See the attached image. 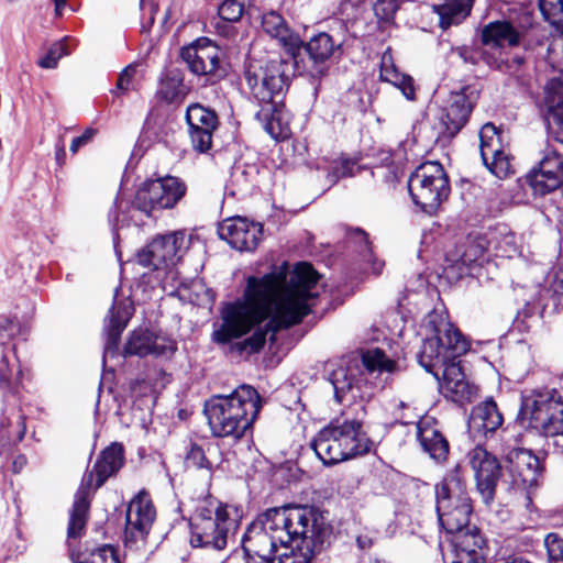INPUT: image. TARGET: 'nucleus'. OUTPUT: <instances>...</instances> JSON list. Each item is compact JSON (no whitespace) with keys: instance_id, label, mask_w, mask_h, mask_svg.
Segmentation results:
<instances>
[{"instance_id":"1","label":"nucleus","mask_w":563,"mask_h":563,"mask_svg":"<svg viewBox=\"0 0 563 563\" xmlns=\"http://www.w3.org/2000/svg\"><path fill=\"white\" fill-rule=\"evenodd\" d=\"M319 278L308 263H298L290 273L288 264L284 263L262 277L250 276L243 298L222 309V324L213 332V340L229 343L269 319L265 329H257L242 343V350L258 352L268 333L271 340H275L277 331L301 322L311 311Z\"/></svg>"},{"instance_id":"2","label":"nucleus","mask_w":563,"mask_h":563,"mask_svg":"<svg viewBox=\"0 0 563 563\" xmlns=\"http://www.w3.org/2000/svg\"><path fill=\"white\" fill-rule=\"evenodd\" d=\"M309 516V507L292 505L269 508L261 514L242 538L246 563H274L279 547L302 533L299 529Z\"/></svg>"},{"instance_id":"3","label":"nucleus","mask_w":563,"mask_h":563,"mask_svg":"<svg viewBox=\"0 0 563 563\" xmlns=\"http://www.w3.org/2000/svg\"><path fill=\"white\" fill-rule=\"evenodd\" d=\"M262 409V398L251 385H240L230 395H216L205 405L211 433L217 438L242 439Z\"/></svg>"},{"instance_id":"4","label":"nucleus","mask_w":563,"mask_h":563,"mask_svg":"<svg viewBox=\"0 0 563 563\" xmlns=\"http://www.w3.org/2000/svg\"><path fill=\"white\" fill-rule=\"evenodd\" d=\"M310 446L325 466H331L367 454L372 441L360 420L335 419L317 433Z\"/></svg>"},{"instance_id":"5","label":"nucleus","mask_w":563,"mask_h":563,"mask_svg":"<svg viewBox=\"0 0 563 563\" xmlns=\"http://www.w3.org/2000/svg\"><path fill=\"white\" fill-rule=\"evenodd\" d=\"M124 464V449L120 443H112L101 451L95 465L88 471L80 483L71 507L67 537L79 538L86 528L90 499L95 490L101 487L106 481L115 475Z\"/></svg>"},{"instance_id":"6","label":"nucleus","mask_w":563,"mask_h":563,"mask_svg":"<svg viewBox=\"0 0 563 563\" xmlns=\"http://www.w3.org/2000/svg\"><path fill=\"white\" fill-rule=\"evenodd\" d=\"M242 514L239 507L218 500H206L190 518V543L195 548L224 550L231 532L238 529Z\"/></svg>"},{"instance_id":"7","label":"nucleus","mask_w":563,"mask_h":563,"mask_svg":"<svg viewBox=\"0 0 563 563\" xmlns=\"http://www.w3.org/2000/svg\"><path fill=\"white\" fill-rule=\"evenodd\" d=\"M362 362L365 372L357 364H340L336 368L332 369L329 379L333 386L334 397L338 402L369 398L373 393L372 387L367 385L366 374H373L374 372L394 373L398 371L396 361L387 357L380 349L367 350L362 356Z\"/></svg>"},{"instance_id":"8","label":"nucleus","mask_w":563,"mask_h":563,"mask_svg":"<svg viewBox=\"0 0 563 563\" xmlns=\"http://www.w3.org/2000/svg\"><path fill=\"white\" fill-rule=\"evenodd\" d=\"M435 495L437 512L442 528L450 534L466 529L473 507L459 465L437 485Z\"/></svg>"},{"instance_id":"9","label":"nucleus","mask_w":563,"mask_h":563,"mask_svg":"<svg viewBox=\"0 0 563 563\" xmlns=\"http://www.w3.org/2000/svg\"><path fill=\"white\" fill-rule=\"evenodd\" d=\"M291 76L292 63L284 58L251 60L244 71L246 85L258 104L284 98Z\"/></svg>"},{"instance_id":"10","label":"nucleus","mask_w":563,"mask_h":563,"mask_svg":"<svg viewBox=\"0 0 563 563\" xmlns=\"http://www.w3.org/2000/svg\"><path fill=\"white\" fill-rule=\"evenodd\" d=\"M409 194L415 205L427 213H433L450 194V181L438 162L421 164L409 177Z\"/></svg>"},{"instance_id":"11","label":"nucleus","mask_w":563,"mask_h":563,"mask_svg":"<svg viewBox=\"0 0 563 563\" xmlns=\"http://www.w3.org/2000/svg\"><path fill=\"white\" fill-rule=\"evenodd\" d=\"M470 349L467 340L450 322L442 321L434 328V335L427 338L418 354L419 363L428 372L438 365L443 368Z\"/></svg>"},{"instance_id":"12","label":"nucleus","mask_w":563,"mask_h":563,"mask_svg":"<svg viewBox=\"0 0 563 563\" xmlns=\"http://www.w3.org/2000/svg\"><path fill=\"white\" fill-rule=\"evenodd\" d=\"M186 190L185 183L174 176L148 179L137 188L132 206L150 217L156 210L174 208Z\"/></svg>"},{"instance_id":"13","label":"nucleus","mask_w":563,"mask_h":563,"mask_svg":"<svg viewBox=\"0 0 563 563\" xmlns=\"http://www.w3.org/2000/svg\"><path fill=\"white\" fill-rule=\"evenodd\" d=\"M180 57L192 74L206 76L211 82L224 78L228 74L222 51L209 38L201 37L183 47Z\"/></svg>"},{"instance_id":"14","label":"nucleus","mask_w":563,"mask_h":563,"mask_svg":"<svg viewBox=\"0 0 563 563\" xmlns=\"http://www.w3.org/2000/svg\"><path fill=\"white\" fill-rule=\"evenodd\" d=\"M477 98L476 89L470 86L450 93L439 117L440 132L443 136L452 139L465 126Z\"/></svg>"},{"instance_id":"15","label":"nucleus","mask_w":563,"mask_h":563,"mask_svg":"<svg viewBox=\"0 0 563 563\" xmlns=\"http://www.w3.org/2000/svg\"><path fill=\"white\" fill-rule=\"evenodd\" d=\"M467 460L474 472L476 489L483 501L489 505L495 498L501 465L494 454L479 445L467 453Z\"/></svg>"},{"instance_id":"16","label":"nucleus","mask_w":563,"mask_h":563,"mask_svg":"<svg viewBox=\"0 0 563 563\" xmlns=\"http://www.w3.org/2000/svg\"><path fill=\"white\" fill-rule=\"evenodd\" d=\"M184 242L185 235L181 232L156 236L137 253V263L153 269L175 265L181 256Z\"/></svg>"},{"instance_id":"17","label":"nucleus","mask_w":563,"mask_h":563,"mask_svg":"<svg viewBox=\"0 0 563 563\" xmlns=\"http://www.w3.org/2000/svg\"><path fill=\"white\" fill-rule=\"evenodd\" d=\"M156 517L150 495L142 490L128 505L125 515L124 542L134 544L148 536Z\"/></svg>"},{"instance_id":"18","label":"nucleus","mask_w":563,"mask_h":563,"mask_svg":"<svg viewBox=\"0 0 563 563\" xmlns=\"http://www.w3.org/2000/svg\"><path fill=\"white\" fill-rule=\"evenodd\" d=\"M479 151L484 165L498 178L511 170L509 156L505 153L501 134L493 123H486L479 131Z\"/></svg>"},{"instance_id":"19","label":"nucleus","mask_w":563,"mask_h":563,"mask_svg":"<svg viewBox=\"0 0 563 563\" xmlns=\"http://www.w3.org/2000/svg\"><path fill=\"white\" fill-rule=\"evenodd\" d=\"M186 121L189 125L194 150L199 153H207L211 150L213 133L219 126V118L216 111L199 103H194L187 108Z\"/></svg>"},{"instance_id":"20","label":"nucleus","mask_w":563,"mask_h":563,"mask_svg":"<svg viewBox=\"0 0 563 563\" xmlns=\"http://www.w3.org/2000/svg\"><path fill=\"white\" fill-rule=\"evenodd\" d=\"M526 178L536 195L544 196L558 189L563 184V157L556 151H549Z\"/></svg>"},{"instance_id":"21","label":"nucleus","mask_w":563,"mask_h":563,"mask_svg":"<svg viewBox=\"0 0 563 563\" xmlns=\"http://www.w3.org/2000/svg\"><path fill=\"white\" fill-rule=\"evenodd\" d=\"M218 231L222 240L241 252L254 251L263 235V228L260 223L240 217L224 220Z\"/></svg>"},{"instance_id":"22","label":"nucleus","mask_w":563,"mask_h":563,"mask_svg":"<svg viewBox=\"0 0 563 563\" xmlns=\"http://www.w3.org/2000/svg\"><path fill=\"white\" fill-rule=\"evenodd\" d=\"M508 470L516 486L530 490L539 484L542 476V465L532 451L516 448L507 454Z\"/></svg>"},{"instance_id":"23","label":"nucleus","mask_w":563,"mask_h":563,"mask_svg":"<svg viewBox=\"0 0 563 563\" xmlns=\"http://www.w3.org/2000/svg\"><path fill=\"white\" fill-rule=\"evenodd\" d=\"M562 400L556 389L532 390L522 397L518 417L527 427L534 429Z\"/></svg>"},{"instance_id":"24","label":"nucleus","mask_w":563,"mask_h":563,"mask_svg":"<svg viewBox=\"0 0 563 563\" xmlns=\"http://www.w3.org/2000/svg\"><path fill=\"white\" fill-rule=\"evenodd\" d=\"M255 113L256 120L263 125V129L277 141L289 137L290 114L286 110L283 98L264 102Z\"/></svg>"},{"instance_id":"25","label":"nucleus","mask_w":563,"mask_h":563,"mask_svg":"<svg viewBox=\"0 0 563 563\" xmlns=\"http://www.w3.org/2000/svg\"><path fill=\"white\" fill-rule=\"evenodd\" d=\"M176 351V343L168 338L154 335L148 330H135L124 345L125 355L169 356Z\"/></svg>"},{"instance_id":"26","label":"nucleus","mask_w":563,"mask_h":563,"mask_svg":"<svg viewBox=\"0 0 563 563\" xmlns=\"http://www.w3.org/2000/svg\"><path fill=\"white\" fill-rule=\"evenodd\" d=\"M444 395L457 404L470 402L477 394V387L470 384L460 363L445 365L440 384Z\"/></svg>"},{"instance_id":"27","label":"nucleus","mask_w":563,"mask_h":563,"mask_svg":"<svg viewBox=\"0 0 563 563\" xmlns=\"http://www.w3.org/2000/svg\"><path fill=\"white\" fill-rule=\"evenodd\" d=\"M504 422V417L499 411L497 404L488 398L476 405L468 418V431L474 437H487L495 433Z\"/></svg>"},{"instance_id":"28","label":"nucleus","mask_w":563,"mask_h":563,"mask_svg":"<svg viewBox=\"0 0 563 563\" xmlns=\"http://www.w3.org/2000/svg\"><path fill=\"white\" fill-rule=\"evenodd\" d=\"M417 439L422 450L433 460L444 461L446 459L450 445L433 417L417 420Z\"/></svg>"},{"instance_id":"29","label":"nucleus","mask_w":563,"mask_h":563,"mask_svg":"<svg viewBox=\"0 0 563 563\" xmlns=\"http://www.w3.org/2000/svg\"><path fill=\"white\" fill-rule=\"evenodd\" d=\"M487 251V238L482 235H468L466 240L456 245L446 254V261L461 274L464 269L477 264Z\"/></svg>"},{"instance_id":"30","label":"nucleus","mask_w":563,"mask_h":563,"mask_svg":"<svg viewBox=\"0 0 563 563\" xmlns=\"http://www.w3.org/2000/svg\"><path fill=\"white\" fill-rule=\"evenodd\" d=\"M452 542L459 559L452 563H485L483 550L486 542L476 528L456 531Z\"/></svg>"},{"instance_id":"31","label":"nucleus","mask_w":563,"mask_h":563,"mask_svg":"<svg viewBox=\"0 0 563 563\" xmlns=\"http://www.w3.org/2000/svg\"><path fill=\"white\" fill-rule=\"evenodd\" d=\"M339 46L340 45H335L332 36L324 32L312 36L305 44V51L313 64L310 69L313 77L321 78L327 74L328 67L325 63Z\"/></svg>"},{"instance_id":"32","label":"nucleus","mask_w":563,"mask_h":563,"mask_svg":"<svg viewBox=\"0 0 563 563\" xmlns=\"http://www.w3.org/2000/svg\"><path fill=\"white\" fill-rule=\"evenodd\" d=\"M481 40L493 48L514 47L520 43V33L507 21H495L482 29Z\"/></svg>"},{"instance_id":"33","label":"nucleus","mask_w":563,"mask_h":563,"mask_svg":"<svg viewBox=\"0 0 563 563\" xmlns=\"http://www.w3.org/2000/svg\"><path fill=\"white\" fill-rule=\"evenodd\" d=\"M379 78L382 81H386L397 87L408 100L416 99V88L413 79L408 76L400 74L397 69L389 48L383 53L380 58Z\"/></svg>"},{"instance_id":"34","label":"nucleus","mask_w":563,"mask_h":563,"mask_svg":"<svg viewBox=\"0 0 563 563\" xmlns=\"http://www.w3.org/2000/svg\"><path fill=\"white\" fill-rule=\"evenodd\" d=\"M262 29L267 35L276 38L288 51L294 52L299 47L300 38L290 32L287 23L279 13L269 11L263 14Z\"/></svg>"},{"instance_id":"35","label":"nucleus","mask_w":563,"mask_h":563,"mask_svg":"<svg viewBox=\"0 0 563 563\" xmlns=\"http://www.w3.org/2000/svg\"><path fill=\"white\" fill-rule=\"evenodd\" d=\"M474 0H444L443 3L433 4V11L439 15V25L446 30L457 25L471 13Z\"/></svg>"},{"instance_id":"36","label":"nucleus","mask_w":563,"mask_h":563,"mask_svg":"<svg viewBox=\"0 0 563 563\" xmlns=\"http://www.w3.org/2000/svg\"><path fill=\"white\" fill-rule=\"evenodd\" d=\"M128 307H113L110 311L109 322L107 325V341L104 346L106 353H114L118 349L121 333L125 329L130 319Z\"/></svg>"},{"instance_id":"37","label":"nucleus","mask_w":563,"mask_h":563,"mask_svg":"<svg viewBox=\"0 0 563 563\" xmlns=\"http://www.w3.org/2000/svg\"><path fill=\"white\" fill-rule=\"evenodd\" d=\"M489 247H493L498 256L512 257L517 253L516 236L507 227H498L487 238V250Z\"/></svg>"},{"instance_id":"38","label":"nucleus","mask_w":563,"mask_h":563,"mask_svg":"<svg viewBox=\"0 0 563 563\" xmlns=\"http://www.w3.org/2000/svg\"><path fill=\"white\" fill-rule=\"evenodd\" d=\"M534 430L547 435V437H558L556 440L558 445H562L563 442V400L555 405L552 412L548 415L544 421L540 422L536 426Z\"/></svg>"},{"instance_id":"39","label":"nucleus","mask_w":563,"mask_h":563,"mask_svg":"<svg viewBox=\"0 0 563 563\" xmlns=\"http://www.w3.org/2000/svg\"><path fill=\"white\" fill-rule=\"evenodd\" d=\"M548 114L555 120H563V80L552 79L545 86Z\"/></svg>"},{"instance_id":"40","label":"nucleus","mask_w":563,"mask_h":563,"mask_svg":"<svg viewBox=\"0 0 563 563\" xmlns=\"http://www.w3.org/2000/svg\"><path fill=\"white\" fill-rule=\"evenodd\" d=\"M159 97L166 102H174L185 95V85L181 75L177 71H169L161 80Z\"/></svg>"},{"instance_id":"41","label":"nucleus","mask_w":563,"mask_h":563,"mask_svg":"<svg viewBox=\"0 0 563 563\" xmlns=\"http://www.w3.org/2000/svg\"><path fill=\"white\" fill-rule=\"evenodd\" d=\"M137 74V65L130 64L128 65L118 76L115 89L112 91L114 96L119 93H126L131 90H136L139 88V80L136 78Z\"/></svg>"},{"instance_id":"42","label":"nucleus","mask_w":563,"mask_h":563,"mask_svg":"<svg viewBox=\"0 0 563 563\" xmlns=\"http://www.w3.org/2000/svg\"><path fill=\"white\" fill-rule=\"evenodd\" d=\"M539 8L547 21L563 27V0H539Z\"/></svg>"},{"instance_id":"43","label":"nucleus","mask_w":563,"mask_h":563,"mask_svg":"<svg viewBox=\"0 0 563 563\" xmlns=\"http://www.w3.org/2000/svg\"><path fill=\"white\" fill-rule=\"evenodd\" d=\"M79 563H120V561L118 550L110 544H103L92 550L89 558Z\"/></svg>"},{"instance_id":"44","label":"nucleus","mask_w":563,"mask_h":563,"mask_svg":"<svg viewBox=\"0 0 563 563\" xmlns=\"http://www.w3.org/2000/svg\"><path fill=\"white\" fill-rule=\"evenodd\" d=\"M243 0H224L218 8L219 16L228 22H238L244 12Z\"/></svg>"},{"instance_id":"45","label":"nucleus","mask_w":563,"mask_h":563,"mask_svg":"<svg viewBox=\"0 0 563 563\" xmlns=\"http://www.w3.org/2000/svg\"><path fill=\"white\" fill-rule=\"evenodd\" d=\"M395 412L402 424L417 423L416 419L421 420V418L426 417L423 409L418 408L412 401H399Z\"/></svg>"},{"instance_id":"46","label":"nucleus","mask_w":563,"mask_h":563,"mask_svg":"<svg viewBox=\"0 0 563 563\" xmlns=\"http://www.w3.org/2000/svg\"><path fill=\"white\" fill-rule=\"evenodd\" d=\"M549 563H563V539L558 533H549L544 539Z\"/></svg>"},{"instance_id":"47","label":"nucleus","mask_w":563,"mask_h":563,"mask_svg":"<svg viewBox=\"0 0 563 563\" xmlns=\"http://www.w3.org/2000/svg\"><path fill=\"white\" fill-rule=\"evenodd\" d=\"M68 54L66 43L63 41L56 42L51 46L47 54L38 60V65L42 68H55L58 60Z\"/></svg>"},{"instance_id":"48","label":"nucleus","mask_w":563,"mask_h":563,"mask_svg":"<svg viewBox=\"0 0 563 563\" xmlns=\"http://www.w3.org/2000/svg\"><path fill=\"white\" fill-rule=\"evenodd\" d=\"M18 384L12 379V371L9 367L7 357L0 360V389L5 393H16Z\"/></svg>"},{"instance_id":"49","label":"nucleus","mask_w":563,"mask_h":563,"mask_svg":"<svg viewBox=\"0 0 563 563\" xmlns=\"http://www.w3.org/2000/svg\"><path fill=\"white\" fill-rule=\"evenodd\" d=\"M399 8V0H376L374 3V12L382 20H389L394 16Z\"/></svg>"},{"instance_id":"50","label":"nucleus","mask_w":563,"mask_h":563,"mask_svg":"<svg viewBox=\"0 0 563 563\" xmlns=\"http://www.w3.org/2000/svg\"><path fill=\"white\" fill-rule=\"evenodd\" d=\"M186 460L189 464L198 467V468H207L210 470L212 467L211 463L206 457L205 451L198 444H191L189 451L187 452Z\"/></svg>"},{"instance_id":"51","label":"nucleus","mask_w":563,"mask_h":563,"mask_svg":"<svg viewBox=\"0 0 563 563\" xmlns=\"http://www.w3.org/2000/svg\"><path fill=\"white\" fill-rule=\"evenodd\" d=\"M95 133H96V131L93 129H87L80 136L75 137L71 141V144L69 147L70 152L73 154H76L80 147L85 146L92 140Z\"/></svg>"},{"instance_id":"52","label":"nucleus","mask_w":563,"mask_h":563,"mask_svg":"<svg viewBox=\"0 0 563 563\" xmlns=\"http://www.w3.org/2000/svg\"><path fill=\"white\" fill-rule=\"evenodd\" d=\"M353 236H354L355 241L360 242V244H361V249H360L361 254L364 257H367V256L371 257L372 249H371V243L368 242L367 234L361 229H355L353 231Z\"/></svg>"},{"instance_id":"53","label":"nucleus","mask_w":563,"mask_h":563,"mask_svg":"<svg viewBox=\"0 0 563 563\" xmlns=\"http://www.w3.org/2000/svg\"><path fill=\"white\" fill-rule=\"evenodd\" d=\"M548 128L553 137L563 144V120L548 117Z\"/></svg>"},{"instance_id":"54","label":"nucleus","mask_w":563,"mask_h":563,"mask_svg":"<svg viewBox=\"0 0 563 563\" xmlns=\"http://www.w3.org/2000/svg\"><path fill=\"white\" fill-rule=\"evenodd\" d=\"M552 289L555 295L563 296V268H560L554 276V280L552 283Z\"/></svg>"},{"instance_id":"55","label":"nucleus","mask_w":563,"mask_h":563,"mask_svg":"<svg viewBox=\"0 0 563 563\" xmlns=\"http://www.w3.org/2000/svg\"><path fill=\"white\" fill-rule=\"evenodd\" d=\"M27 459L23 454H19L14 457L12 462V471L14 473H20L26 465Z\"/></svg>"},{"instance_id":"56","label":"nucleus","mask_w":563,"mask_h":563,"mask_svg":"<svg viewBox=\"0 0 563 563\" xmlns=\"http://www.w3.org/2000/svg\"><path fill=\"white\" fill-rule=\"evenodd\" d=\"M16 437L13 441L14 444L21 442L24 439L26 432V427L23 417L19 418V421L16 422Z\"/></svg>"},{"instance_id":"57","label":"nucleus","mask_w":563,"mask_h":563,"mask_svg":"<svg viewBox=\"0 0 563 563\" xmlns=\"http://www.w3.org/2000/svg\"><path fill=\"white\" fill-rule=\"evenodd\" d=\"M16 328V323L13 320H7L5 324H0V331H7L8 336L14 335V329Z\"/></svg>"},{"instance_id":"58","label":"nucleus","mask_w":563,"mask_h":563,"mask_svg":"<svg viewBox=\"0 0 563 563\" xmlns=\"http://www.w3.org/2000/svg\"><path fill=\"white\" fill-rule=\"evenodd\" d=\"M55 155H56V159L57 162L62 165L63 164V159L66 155V152H65V145H64V142L63 141H59L57 144H56V152H55Z\"/></svg>"},{"instance_id":"59","label":"nucleus","mask_w":563,"mask_h":563,"mask_svg":"<svg viewBox=\"0 0 563 563\" xmlns=\"http://www.w3.org/2000/svg\"><path fill=\"white\" fill-rule=\"evenodd\" d=\"M501 563H531V562L522 556L510 555V556L504 559Z\"/></svg>"},{"instance_id":"60","label":"nucleus","mask_w":563,"mask_h":563,"mask_svg":"<svg viewBox=\"0 0 563 563\" xmlns=\"http://www.w3.org/2000/svg\"><path fill=\"white\" fill-rule=\"evenodd\" d=\"M67 0H53L55 4V13L56 15H62V10L64 9Z\"/></svg>"},{"instance_id":"61","label":"nucleus","mask_w":563,"mask_h":563,"mask_svg":"<svg viewBox=\"0 0 563 563\" xmlns=\"http://www.w3.org/2000/svg\"><path fill=\"white\" fill-rule=\"evenodd\" d=\"M150 9H151L150 25H152L154 22V14L158 11V4L154 1H152L150 3Z\"/></svg>"},{"instance_id":"62","label":"nucleus","mask_w":563,"mask_h":563,"mask_svg":"<svg viewBox=\"0 0 563 563\" xmlns=\"http://www.w3.org/2000/svg\"><path fill=\"white\" fill-rule=\"evenodd\" d=\"M383 266H384V263L383 262H379V261H374L373 262V272L375 274H380L382 269H383Z\"/></svg>"},{"instance_id":"63","label":"nucleus","mask_w":563,"mask_h":563,"mask_svg":"<svg viewBox=\"0 0 563 563\" xmlns=\"http://www.w3.org/2000/svg\"><path fill=\"white\" fill-rule=\"evenodd\" d=\"M460 57H462L465 62L470 60L471 52H466L465 49L457 52Z\"/></svg>"},{"instance_id":"64","label":"nucleus","mask_w":563,"mask_h":563,"mask_svg":"<svg viewBox=\"0 0 563 563\" xmlns=\"http://www.w3.org/2000/svg\"><path fill=\"white\" fill-rule=\"evenodd\" d=\"M346 165H347V163H344V164L342 165V169H343V170H342V173H341V175H342V176H350V175H351L350 173H347V172L345 170Z\"/></svg>"}]
</instances>
